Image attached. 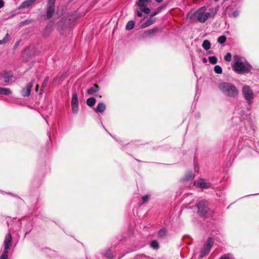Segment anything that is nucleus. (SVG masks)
<instances>
[{
	"instance_id": "obj_1",
	"label": "nucleus",
	"mask_w": 259,
	"mask_h": 259,
	"mask_svg": "<svg viewBox=\"0 0 259 259\" xmlns=\"http://www.w3.org/2000/svg\"><path fill=\"white\" fill-rule=\"evenodd\" d=\"M233 70L239 74L249 73L251 69V66L246 61H244L240 57L236 56L234 62L232 65Z\"/></svg>"
},
{
	"instance_id": "obj_2",
	"label": "nucleus",
	"mask_w": 259,
	"mask_h": 259,
	"mask_svg": "<svg viewBox=\"0 0 259 259\" xmlns=\"http://www.w3.org/2000/svg\"><path fill=\"white\" fill-rule=\"evenodd\" d=\"M218 88L219 90L226 96L229 97H235L239 94V91L233 84L228 82L220 83Z\"/></svg>"
},
{
	"instance_id": "obj_3",
	"label": "nucleus",
	"mask_w": 259,
	"mask_h": 259,
	"mask_svg": "<svg viewBox=\"0 0 259 259\" xmlns=\"http://www.w3.org/2000/svg\"><path fill=\"white\" fill-rule=\"evenodd\" d=\"M210 15L209 13L206 12V8L205 7H201L193 14V17L196 18L198 21L201 23L205 22Z\"/></svg>"
},
{
	"instance_id": "obj_4",
	"label": "nucleus",
	"mask_w": 259,
	"mask_h": 259,
	"mask_svg": "<svg viewBox=\"0 0 259 259\" xmlns=\"http://www.w3.org/2000/svg\"><path fill=\"white\" fill-rule=\"evenodd\" d=\"M12 238L11 234L8 233L5 237L4 241V250L0 256V259H8V249L10 248L12 244Z\"/></svg>"
},
{
	"instance_id": "obj_5",
	"label": "nucleus",
	"mask_w": 259,
	"mask_h": 259,
	"mask_svg": "<svg viewBox=\"0 0 259 259\" xmlns=\"http://www.w3.org/2000/svg\"><path fill=\"white\" fill-rule=\"evenodd\" d=\"M242 91L244 99L249 105H251L254 98L253 91L249 86L245 85L243 87Z\"/></svg>"
},
{
	"instance_id": "obj_6",
	"label": "nucleus",
	"mask_w": 259,
	"mask_h": 259,
	"mask_svg": "<svg viewBox=\"0 0 259 259\" xmlns=\"http://www.w3.org/2000/svg\"><path fill=\"white\" fill-rule=\"evenodd\" d=\"M198 213L201 217H205L209 210L208 203L205 200H201L197 204Z\"/></svg>"
},
{
	"instance_id": "obj_7",
	"label": "nucleus",
	"mask_w": 259,
	"mask_h": 259,
	"mask_svg": "<svg viewBox=\"0 0 259 259\" xmlns=\"http://www.w3.org/2000/svg\"><path fill=\"white\" fill-rule=\"evenodd\" d=\"M214 243V240L212 238L209 237L208 238L206 243L204 245L200 254L199 255L200 258H202L205 255H206L209 252V251L212 246Z\"/></svg>"
},
{
	"instance_id": "obj_8",
	"label": "nucleus",
	"mask_w": 259,
	"mask_h": 259,
	"mask_svg": "<svg viewBox=\"0 0 259 259\" xmlns=\"http://www.w3.org/2000/svg\"><path fill=\"white\" fill-rule=\"evenodd\" d=\"M149 2V0H139L138 2L137 3L140 11L146 14L150 13V9L147 7Z\"/></svg>"
},
{
	"instance_id": "obj_9",
	"label": "nucleus",
	"mask_w": 259,
	"mask_h": 259,
	"mask_svg": "<svg viewBox=\"0 0 259 259\" xmlns=\"http://www.w3.org/2000/svg\"><path fill=\"white\" fill-rule=\"evenodd\" d=\"M34 80L27 84L25 88H23L21 91V95L23 97H28L30 95V91L33 86Z\"/></svg>"
},
{
	"instance_id": "obj_10",
	"label": "nucleus",
	"mask_w": 259,
	"mask_h": 259,
	"mask_svg": "<svg viewBox=\"0 0 259 259\" xmlns=\"http://www.w3.org/2000/svg\"><path fill=\"white\" fill-rule=\"evenodd\" d=\"M195 185L197 187H199L202 188H208L210 187V184L209 183L206 182L203 179H200L198 180L195 182Z\"/></svg>"
},
{
	"instance_id": "obj_11",
	"label": "nucleus",
	"mask_w": 259,
	"mask_h": 259,
	"mask_svg": "<svg viewBox=\"0 0 259 259\" xmlns=\"http://www.w3.org/2000/svg\"><path fill=\"white\" fill-rule=\"evenodd\" d=\"M157 30L158 29L155 28L146 31L143 33L142 37L143 38L151 37L155 35Z\"/></svg>"
},
{
	"instance_id": "obj_12",
	"label": "nucleus",
	"mask_w": 259,
	"mask_h": 259,
	"mask_svg": "<svg viewBox=\"0 0 259 259\" xmlns=\"http://www.w3.org/2000/svg\"><path fill=\"white\" fill-rule=\"evenodd\" d=\"M99 89V87L98 85L97 84H94L93 87L88 90L87 93L89 95H93L94 94L98 92Z\"/></svg>"
},
{
	"instance_id": "obj_13",
	"label": "nucleus",
	"mask_w": 259,
	"mask_h": 259,
	"mask_svg": "<svg viewBox=\"0 0 259 259\" xmlns=\"http://www.w3.org/2000/svg\"><path fill=\"white\" fill-rule=\"evenodd\" d=\"M34 2L33 0H26L23 2L19 6V9H24L32 5Z\"/></svg>"
},
{
	"instance_id": "obj_14",
	"label": "nucleus",
	"mask_w": 259,
	"mask_h": 259,
	"mask_svg": "<svg viewBox=\"0 0 259 259\" xmlns=\"http://www.w3.org/2000/svg\"><path fill=\"white\" fill-rule=\"evenodd\" d=\"M106 109V105L103 103H99L95 111L97 112L102 113Z\"/></svg>"
},
{
	"instance_id": "obj_15",
	"label": "nucleus",
	"mask_w": 259,
	"mask_h": 259,
	"mask_svg": "<svg viewBox=\"0 0 259 259\" xmlns=\"http://www.w3.org/2000/svg\"><path fill=\"white\" fill-rule=\"evenodd\" d=\"M167 233V230L165 228H162L160 229L158 233V238H163L165 237Z\"/></svg>"
},
{
	"instance_id": "obj_16",
	"label": "nucleus",
	"mask_w": 259,
	"mask_h": 259,
	"mask_svg": "<svg viewBox=\"0 0 259 259\" xmlns=\"http://www.w3.org/2000/svg\"><path fill=\"white\" fill-rule=\"evenodd\" d=\"M210 42L209 40L206 39L204 40L202 43V47L205 50H208L210 48Z\"/></svg>"
},
{
	"instance_id": "obj_17",
	"label": "nucleus",
	"mask_w": 259,
	"mask_h": 259,
	"mask_svg": "<svg viewBox=\"0 0 259 259\" xmlns=\"http://www.w3.org/2000/svg\"><path fill=\"white\" fill-rule=\"evenodd\" d=\"M96 102V100L95 98L93 97L90 98L88 99L87 100V104L90 107H92L95 104Z\"/></svg>"
},
{
	"instance_id": "obj_18",
	"label": "nucleus",
	"mask_w": 259,
	"mask_h": 259,
	"mask_svg": "<svg viewBox=\"0 0 259 259\" xmlns=\"http://www.w3.org/2000/svg\"><path fill=\"white\" fill-rule=\"evenodd\" d=\"M78 97L76 93H74L72 95V100H71V105H78Z\"/></svg>"
},
{
	"instance_id": "obj_19",
	"label": "nucleus",
	"mask_w": 259,
	"mask_h": 259,
	"mask_svg": "<svg viewBox=\"0 0 259 259\" xmlns=\"http://www.w3.org/2000/svg\"><path fill=\"white\" fill-rule=\"evenodd\" d=\"M11 94V91L9 89L0 87V94L8 95Z\"/></svg>"
},
{
	"instance_id": "obj_20",
	"label": "nucleus",
	"mask_w": 259,
	"mask_h": 259,
	"mask_svg": "<svg viewBox=\"0 0 259 259\" xmlns=\"http://www.w3.org/2000/svg\"><path fill=\"white\" fill-rule=\"evenodd\" d=\"M54 8H47V15L48 18H50L53 16V15L54 13Z\"/></svg>"
},
{
	"instance_id": "obj_21",
	"label": "nucleus",
	"mask_w": 259,
	"mask_h": 259,
	"mask_svg": "<svg viewBox=\"0 0 259 259\" xmlns=\"http://www.w3.org/2000/svg\"><path fill=\"white\" fill-rule=\"evenodd\" d=\"M154 22V21L152 20L151 19H148L145 22H144V23H143L142 24V28L147 27L152 25V24H153Z\"/></svg>"
},
{
	"instance_id": "obj_22",
	"label": "nucleus",
	"mask_w": 259,
	"mask_h": 259,
	"mask_svg": "<svg viewBox=\"0 0 259 259\" xmlns=\"http://www.w3.org/2000/svg\"><path fill=\"white\" fill-rule=\"evenodd\" d=\"M135 26V22L133 21H130L127 22L126 25V29L127 30H131L134 28Z\"/></svg>"
},
{
	"instance_id": "obj_23",
	"label": "nucleus",
	"mask_w": 259,
	"mask_h": 259,
	"mask_svg": "<svg viewBox=\"0 0 259 259\" xmlns=\"http://www.w3.org/2000/svg\"><path fill=\"white\" fill-rule=\"evenodd\" d=\"M150 246L155 249H158L159 247V243L156 240H153L150 243Z\"/></svg>"
},
{
	"instance_id": "obj_24",
	"label": "nucleus",
	"mask_w": 259,
	"mask_h": 259,
	"mask_svg": "<svg viewBox=\"0 0 259 259\" xmlns=\"http://www.w3.org/2000/svg\"><path fill=\"white\" fill-rule=\"evenodd\" d=\"M214 71L217 74H221L222 72V67L219 65H215L214 67Z\"/></svg>"
},
{
	"instance_id": "obj_25",
	"label": "nucleus",
	"mask_w": 259,
	"mask_h": 259,
	"mask_svg": "<svg viewBox=\"0 0 259 259\" xmlns=\"http://www.w3.org/2000/svg\"><path fill=\"white\" fill-rule=\"evenodd\" d=\"M104 255L109 258H111L113 256L111 251L110 249L107 250L105 253H104Z\"/></svg>"
},
{
	"instance_id": "obj_26",
	"label": "nucleus",
	"mask_w": 259,
	"mask_h": 259,
	"mask_svg": "<svg viewBox=\"0 0 259 259\" xmlns=\"http://www.w3.org/2000/svg\"><path fill=\"white\" fill-rule=\"evenodd\" d=\"M209 61L212 64H215L217 63L218 59L215 56H210L208 58Z\"/></svg>"
},
{
	"instance_id": "obj_27",
	"label": "nucleus",
	"mask_w": 259,
	"mask_h": 259,
	"mask_svg": "<svg viewBox=\"0 0 259 259\" xmlns=\"http://www.w3.org/2000/svg\"><path fill=\"white\" fill-rule=\"evenodd\" d=\"M56 0H49L47 4L48 8H54Z\"/></svg>"
},
{
	"instance_id": "obj_28",
	"label": "nucleus",
	"mask_w": 259,
	"mask_h": 259,
	"mask_svg": "<svg viewBox=\"0 0 259 259\" xmlns=\"http://www.w3.org/2000/svg\"><path fill=\"white\" fill-rule=\"evenodd\" d=\"M48 80L49 77H46L42 82L41 91H42L47 86Z\"/></svg>"
},
{
	"instance_id": "obj_29",
	"label": "nucleus",
	"mask_w": 259,
	"mask_h": 259,
	"mask_svg": "<svg viewBox=\"0 0 259 259\" xmlns=\"http://www.w3.org/2000/svg\"><path fill=\"white\" fill-rule=\"evenodd\" d=\"M226 37L224 35L220 36L218 39V41L220 44H221L225 43L226 42Z\"/></svg>"
},
{
	"instance_id": "obj_30",
	"label": "nucleus",
	"mask_w": 259,
	"mask_h": 259,
	"mask_svg": "<svg viewBox=\"0 0 259 259\" xmlns=\"http://www.w3.org/2000/svg\"><path fill=\"white\" fill-rule=\"evenodd\" d=\"M9 37V33H7L4 38L2 40H0V45L4 44L6 43L8 40Z\"/></svg>"
},
{
	"instance_id": "obj_31",
	"label": "nucleus",
	"mask_w": 259,
	"mask_h": 259,
	"mask_svg": "<svg viewBox=\"0 0 259 259\" xmlns=\"http://www.w3.org/2000/svg\"><path fill=\"white\" fill-rule=\"evenodd\" d=\"M72 106V110L73 114L77 113L78 111V105H71Z\"/></svg>"
},
{
	"instance_id": "obj_32",
	"label": "nucleus",
	"mask_w": 259,
	"mask_h": 259,
	"mask_svg": "<svg viewBox=\"0 0 259 259\" xmlns=\"http://www.w3.org/2000/svg\"><path fill=\"white\" fill-rule=\"evenodd\" d=\"M232 55L230 53H228L224 57V59L227 61H230L231 60Z\"/></svg>"
},
{
	"instance_id": "obj_33",
	"label": "nucleus",
	"mask_w": 259,
	"mask_h": 259,
	"mask_svg": "<svg viewBox=\"0 0 259 259\" xmlns=\"http://www.w3.org/2000/svg\"><path fill=\"white\" fill-rule=\"evenodd\" d=\"M3 77H4V78L5 79V82L7 83L9 81V79L10 77H12V75L11 74H5Z\"/></svg>"
},
{
	"instance_id": "obj_34",
	"label": "nucleus",
	"mask_w": 259,
	"mask_h": 259,
	"mask_svg": "<svg viewBox=\"0 0 259 259\" xmlns=\"http://www.w3.org/2000/svg\"><path fill=\"white\" fill-rule=\"evenodd\" d=\"M149 198H150V196L148 195H146L142 197V200H143V203L147 202L149 200Z\"/></svg>"
},
{
	"instance_id": "obj_35",
	"label": "nucleus",
	"mask_w": 259,
	"mask_h": 259,
	"mask_svg": "<svg viewBox=\"0 0 259 259\" xmlns=\"http://www.w3.org/2000/svg\"><path fill=\"white\" fill-rule=\"evenodd\" d=\"M239 15V12L237 11H234L233 14H232V15L234 17H236L237 16H238Z\"/></svg>"
},
{
	"instance_id": "obj_36",
	"label": "nucleus",
	"mask_w": 259,
	"mask_h": 259,
	"mask_svg": "<svg viewBox=\"0 0 259 259\" xmlns=\"http://www.w3.org/2000/svg\"><path fill=\"white\" fill-rule=\"evenodd\" d=\"M194 178V175L192 173H191L190 175L187 178V180L192 179Z\"/></svg>"
},
{
	"instance_id": "obj_37",
	"label": "nucleus",
	"mask_w": 259,
	"mask_h": 259,
	"mask_svg": "<svg viewBox=\"0 0 259 259\" xmlns=\"http://www.w3.org/2000/svg\"><path fill=\"white\" fill-rule=\"evenodd\" d=\"M4 5V2L3 0H0V9L3 7Z\"/></svg>"
},
{
	"instance_id": "obj_38",
	"label": "nucleus",
	"mask_w": 259,
	"mask_h": 259,
	"mask_svg": "<svg viewBox=\"0 0 259 259\" xmlns=\"http://www.w3.org/2000/svg\"><path fill=\"white\" fill-rule=\"evenodd\" d=\"M142 12L140 11H137V15L138 17H142Z\"/></svg>"
},
{
	"instance_id": "obj_39",
	"label": "nucleus",
	"mask_w": 259,
	"mask_h": 259,
	"mask_svg": "<svg viewBox=\"0 0 259 259\" xmlns=\"http://www.w3.org/2000/svg\"><path fill=\"white\" fill-rule=\"evenodd\" d=\"M158 12H154L151 14V17H153L158 14Z\"/></svg>"
},
{
	"instance_id": "obj_40",
	"label": "nucleus",
	"mask_w": 259,
	"mask_h": 259,
	"mask_svg": "<svg viewBox=\"0 0 259 259\" xmlns=\"http://www.w3.org/2000/svg\"><path fill=\"white\" fill-rule=\"evenodd\" d=\"M220 259H229V258L226 256L221 257Z\"/></svg>"
},
{
	"instance_id": "obj_41",
	"label": "nucleus",
	"mask_w": 259,
	"mask_h": 259,
	"mask_svg": "<svg viewBox=\"0 0 259 259\" xmlns=\"http://www.w3.org/2000/svg\"><path fill=\"white\" fill-rule=\"evenodd\" d=\"M38 88H39V85L38 84H37L36 86V88H35V90L36 92L38 91Z\"/></svg>"
},
{
	"instance_id": "obj_42",
	"label": "nucleus",
	"mask_w": 259,
	"mask_h": 259,
	"mask_svg": "<svg viewBox=\"0 0 259 259\" xmlns=\"http://www.w3.org/2000/svg\"><path fill=\"white\" fill-rule=\"evenodd\" d=\"M156 1L158 3H161V2L163 1V0H156Z\"/></svg>"
},
{
	"instance_id": "obj_43",
	"label": "nucleus",
	"mask_w": 259,
	"mask_h": 259,
	"mask_svg": "<svg viewBox=\"0 0 259 259\" xmlns=\"http://www.w3.org/2000/svg\"><path fill=\"white\" fill-rule=\"evenodd\" d=\"M203 61H204V62H206V59H205V58H204V59H203Z\"/></svg>"
},
{
	"instance_id": "obj_44",
	"label": "nucleus",
	"mask_w": 259,
	"mask_h": 259,
	"mask_svg": "<svg viewBox=\"0 0 259 259\" xmlns=\"http://www.w3.org/2000/svg\"><path fill=\"white\" fill-rule=\"evenodd\" d=\"M34 2H35L36 0H33Z\"/></svg>"
},
{
	"instance_id": "obj_45",
	"label": "nucleus",
	"mask_w": 259,
	"mask_h": 259,
	"mask_svg": "<svg viewBox=\"0 0 259 259\" xmlns=\"http://www.w3.org/2000/svg\"><path fill=\"white\" fill-rule=\"evenodd\" d=\"M214 1L217 2V1H218L219 0H214Z\"/></svg>"
}]
</instances>
